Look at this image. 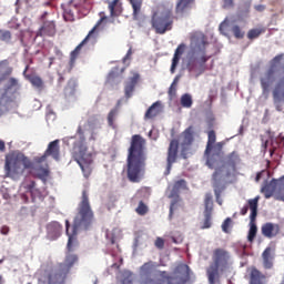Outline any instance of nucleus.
<instances>
[{
    "instance_id": "f257e3e1",
    "label": "nucleus",
    "mask_w": 284,
    "mask_h": 284,
    "mask_svg": "<svg viewBox=\"0 0 284 284\" xmlns=\"http://www.w3.org/2000/svg\"><path fill=\"white\" fill-rule=\"evenodd\" d=\"M94 223V211L90 205V195L88 191H82L81 201L78 205V213L73 220L72 231L70 233V221H65V231L69 236L67 248L68 252H74L79 247V240H77V234L79 230H90Z\"/></svg>"
},
{
    "instance_id": "f03ea898",
    "label": "nucleus",
    "mask_w": 284,
    "mask_h": 284,
    "mask_svg": "<svg viewBox=\"0 0 284 284\" xmlns=\"http://www.w3.org/2000/svg\"><path fill=\"white\" fill-rule=\"evenodd\" d=\"M154 270H156V264L153 261L140 266L139 274L143 278L141 284H186L190 281V266L187 264H178L172 276L168 275L165 271H158L154 274Z\"/></svg>"
},
{
    "instance_id": "7ed1b4c3",
    "label": "nucleus",
    "mask_w": 284,
    "mask_h": 284,
    "mask_svg": "<svg viewBox=\"0 0 284 284\" xmlns=\"http://www.w3.org/2000/svg\"><path fill=\"white\" fill-rule=\"evenodd\" d=\"M146 161L145 139L139 134L132 135L126 156V179L130 183H141L145 176Z\"/></svg>"
},
{
    "instance_id": "20e7f679",
    "label": "nucleus",
    "mask_w": 284,
    "mask_h": 284,
    "mask_svg": "<svg viewBox=\"0 0 284 284\" xmlns=\"http://www.w3.org/2000/svg\"><path fill=\"white\" fill-rule=\"evenodd\" d=\"M209 44L207 38L203 34L193 39V47L186 63V70L196 78L201 77V74L207 70L205 63L210 61V55L206 53Z\"/></svg>"
},
{
    "instance_id": "39448f33",
    "label": "nucleus",
    "mask_w": 284,
    "mask_h": 284,
    "mask_svg": "<svg viewBox=\"0 0 284 284\" xmlns=\"http://www.w3.org/2000/svg\"><path fill=\"white\" fill-rule=\"evenodd\" d=\"M72 158L80 165L82 172L90 174V165H92V154L88 152V144L85 143V130L79 125L74 136L67 138V141H72Z\"/></svg>"
},
{
    "instance_id": "423d86ee",
    "label": "nucleus",
    "mask_w": 284,
    "mask_h": 284,
    "mask_svg": "<svg viewBox=\"0 0 284 284\" xmlns=\"http://www.w3.org/2000/svg\"><path fill=\"white\" fill-rule=\"evenodd\" d=\"M174 11L172 7L168 4H158L152 10L151 14V27L154 30L155 34H165L174 28Z\"/></svg>"
},
{
    "instance_id": "0eeeda50",
    "label": "nucleus",
    "mask_w": 284,
    "mask_h": 284,
    "mask_svg": "<svg viewBox=\"0 0 284 284\" xmlns=\"http://www.w3.org/2000/svg\"><path fill=\"white\" fill-rule=\"evenodd\" d=\"M34 164L26 154L12 151L6 155L4 174L9 179H20L26 170H32Z\"/></svg>"
},
{
    "instance_id": "6e6552de",
    "label": "nucleus",
    "mask_w": 284,
    "mask_h": 284,
    "mask_svg": "<svg viewBox=\"0 0 284 284\" xmlns=\"http://www.w3.org/2000/svg\"><path fill=\"white\" fill-rule=\"evenodd\" d=\"M213 263L206 268L210 284H216L220 272H225L230 267V252L225 248H215L213 251Z\"/></svg>"
},
{
    "instance_id": "1a4fd4ad",
    "label": "nucleus",
    "mask_w": 284,
    "mask_h": 284,
    "mask_svg": "<svg viewBox=\"0 0 284 284\" xmlns=\"http://www.w3.org/2000/svg\"><path fill=\"white\" fill-rule=\"evenodd\" d=\"M106 19L108 17L105 16L101 17L100 21H98L95 26L92 28V30L89 31L88 36L83 39L82 43L75 47V49L70 53L69 70H72V68H74L77 59H79V55L81 54V48H83L85 43H91V45H94V43H97V40L99 39V27Z\"/></svg>"
},
{
    "instance_id": "9d476101",
    "label": "nucleus",
    "mask_w": 284,
    "mask_h": 284,
    "mask_svg": "<svg viewBox=\"0 0 284 284\" xmlns=\"http://www.w3.org/2000/svg\"><path fill=\"white\" fill-rule=\"evenodd\" d=\"M79 261V256L75 254H67L64 263L60 264L59 268L47 267L43 268L42 272H47L48 274H54L55 277L62 278L65 281L68 278V274H70V270L74 267V263Z\"/></svg>"
},
{
    "instance_id": "9b49d317",
    "label": "nucleus",
    "mask_w": 284,
    "mask_h": 284,
    "mask_svg": "<svg viewBox=\"0 0 284 284\" xmlns=\"http://www.w3.org/2000/svg\"><path fill=\"white\" fill-rule=\"evenodd\" d=\"M260 196L248 200L250 204V230L247 234L248 243H254V239H256V234L258 233V227L256 226V216H258V201Z\"/></svg>"
},
{
    "instance_id": "f8f14e48",
    "label": "nucleus",
    "mask_w": 284,
    "mask_h": 284,
    "mask_svg": "<svg viewBox=\"0 0 284 284\" xmlns=\"http://www.w3.org/2000/svg\"><path fill=\"white\" fill-rule=\"evenodd\" d=\"M214 212V201L212 200V193H206L204 196V219L200 222L201 230H210L212 227V214Z\"/></svg>"
},
{
    "instance_id": "ddd939ff",
    "label": "nucleus",
    "mask_w": 284,
    "mask_h": 284,
    "mask_svg": "<svg viewBox=\"0 0 284 284\" xmlns=\"http://www.w3.org/2000/svg\"><path fill=\"white\" fill-rule=\"evenodd\" d=\"M61 154V146L59 145V140H54L48 144L47 150L44 151L43 155L36 156L33 159L37 165L40 163H45L48 161V156H52L55 161H59V156Z\"/></svg>"
},
{
    "instance_id": "4468645a",
    "label": "nucleus",
    "mask_w": 284,
    "mask_h": 284,
    "mask_svg": "<svg viewBox=\"0 0 284 284\" xmlns=\"http://www.w3.org/2000/svg\"><path fill=\"white\" fill-rule=\"evenodd\" d=\"M182 142H181V156L182 159H187L192 143H194V128L191 125L182 132Z\"/></svg>"
},
{
    "instance_id": "2eb2a0df",
    "label": "nucleus",
    "mask_w": 284,
    "mask_h": 284,
    "mask_svg": "<svg viewBox=\"0 0 284 284\" xmlns=\"http://www.w3.org/2000/svg\"><path fill=\"white\" fill-rule=\"evenodd\" d=\"M276 81V68L272 65L265 73H263L260 78V83L262 88L263 94H267L270 92V88Z\"/></svg>"
},
{
    "instance_id": "dca6fc26",
    "label": "nucleus",
    "mask_w": 284,
    "mask_h": 284,
    "mask_svg": "<svg viewBox=\"0 0 284 284\" xmlns=\"http://www.w3.org/2000/svg\"><path fill=\"white\" fill-rule=\"evenodd\" d=\"M230 176V172L225 173V166H220L217 169H215L214 173L212 174V185L214 187V192L216 194V196H219V194H221V186L223 185V182L225 181V179H227Z\"/></svg>"
},
{
    "instance_id": "f3484780",
    "label": "nucleus",
    "mask_w": 284,
    "mask_h": 284,
    "mask_svg": "<svg viewBox=\"0 0 284 284\" xmlns=\"http://www.w3.org/2000/svg\"><path fill=\"white\" fill-rule=\"evenodd\" d=\"M176 159H179V140L173 139L171 140L168 149V156H166L168 174H170V170H172V165L176 163Z\"/></svg>"
},
{
    "instance_id": "a211bd4d",
    "label": "nucleus",
    "mask_w": 284,
    "mask_h": 284,
    "mask_svg": "<svg viewBox=\"0 0 284 284\" xmlns=\"http://www.w3.org/2000/svg\"><path fill=\"white\" fill-rule=\"evenodd\" d=\"M261 233L265 239H276V236L281 234V225L266 222L262 225Z\"/></svg>"
},
{
    "instance_id": "6ab92c4d",
    "label": "nucleus",
    "mask_w": 284,
    "mask_h": 284,
    "mask_svg": "<svg viewBox=\"0 0 284 284\" xmlns=\"http://www.w3.org/2000/svg\"><path fill=\"white\" fill-rule=\"evenodd\" d=\"M212 150H217V152H222L223 142L216 143V132L211 130L207 132V143L204 154H211Z\"/></svg>"
},
{
    "instance_id": "aec40b11",
    "label": "nucleus",
    "mask_w": 284,
    "mask_h": 284,
    "mask_svg": "<svg viewBox=\"0 0 284 284\" xmlns=\"http://www.w3.org/2000/svg\"><path fill=\"white\" fill-rule=\"evenodd\" d=\"M278 179H272L270 182H264L261 187V193L264 194V199H272L274 194L278 192Z\"/></svg>"
},
{
    "instance_id": "412c9836",
    "label": "nucleus",
    "mask_w": 284,
    "mask_h": 284,
    "mask_svg": "<svg viewBox=\"0 0 284 284\" xmlns=\"http://www.w3.org/2000/svg\"><path fill=\"white\" fill-rule=\"evenodd\" d=\"M38 284H65V280L63 277H57L54 273L40 271Z\"/></svg>"
},
{
    "instance_id": "4be33fe9",
    "label": "nucleus",
    "mask_w": 284,
    "mask_h": 284,
    "mask_svg": "<svg viewBox=\"0 0 284 284\" xmlns=\"http://www.w3.org/2000/svg\"><path fill=\"white\" fill-rule=\"evenodd\" d=\"M57 34V24L54 21H44L42 27L37 31L36 37H54Z\"/></svg>"
},
{
    "instance_id": "5701e85b",
    "label": "nucleus",
    "mask_w": 284,
    "mask_h": 284,
    "mask_svg": "<svg viewBox=\"0 0 284 284\" xmlns=\"http://www.w3.org/2000/svg\"><path fill=\"white\" fill-rule=\"evenodd\" d=\"M196 3V0H178L175 4V14L184 17V14H190L192 6Z\"/></svg>"
},
{
    "instance_id": "b1692460",
    "label": "nucleus",
    "mask_w": 284,
    "mask_h": 284,
    "mask_svg": "<svg viewBox=\"0 0 284 284\" xmlns=\"http://www.w3.org/2000/svg\"><path fill=\"white\" fill-rule=\"evenodd\" d=\"M110 17H121L123 14V1L122 0H106Z\"/></svg>"
},
{
    "instance_id": "393cba45",
    "label": "nucleus",
    "mask_w": 284,
    "mask_h": 284,
    "mask_svg": "<svg viewBox=\"0 0 284 284\" xmlns=\"http://www.w3.org/2000/svg\"><path fill=\"white\" fill-rule=\"evenodd\" d=\"M185 48H186L185 43H181L175 49V52L172 59L171 69H170L171 74H174V72H176L179 61H181V57H183V53L185 52Z\"/></svg>"
},
{
    "instance_id": "a878e982",
    "label": "nucleus",
    "mask_w": 284,
    "mask_h": 284,
    "mask_svg": "<svg viewBox=\"0 0 284 284\" xmlns=\"http://www.w3.org/2000/svg\"><path fill=\"white\" fill-rule=\"evenodd\" d=\"M140 79H141V75L139 73H134L133 77L129 79V81L124 87L125 99H130L132 97V93L134 92V88H136V83H139Z\"/></svg>"
},
{
    "instance_id": "bb28decb",
    "label": "nucleus",
    "mask_w": 284,
    "mask_h": 284,
    "mask_svg": "<svg viewBox=\"0 0 284 284\" xmlns=\"http://www.w3.org/2000/svg\"><path fill=\"white\" fill-rule=\"evenodd\" d=\"M161 112H163V106L161 105V102L156 101L146 110L144 119H155V116H159Z\"/></svg>"
},
{
    "instance_id": "cd10ccee",
    "label": "nucleus",
    "mask_w": 284,
    "mask_h": 284,
    "mask_svg": "<svg viewBox=\"0 0 284 284\" xmlns=\"http://www.w3.org/2000/svg\"><path fill=\"white\" fill-rule=\"evenodd\" d=\"M267 277L256 267L251 268L250 284H265Z\"/></svg>"
},
{
    "instance_id": "c85d7f7f",
    "label": "nucleus",
    "mask_w": 284,
    "mask_h": 284,
    "mask_svg": "<svg viewBox=\"0 0 284 284\" xmlns=\"http://www.w3.org/2000/svg\"><path fill=\"white\" fill-rule=\"evenodd\" d=\"M263 265L265 270H272L274 267V262L272 257V247H266L262 253Z\"/></svg>"
},
{
    "instance_id": "c756f323",
    "label": "nucleus",
    "mask_w": 284,
    "mask_h": 284,
    "mask_svg": "<svg viewBox=\"0 0 284 284\" xmlns=\"http://www.w3.org/2000/svg\"><path fill=\"white\" fill-rule=\"evenodd\" d=\"M10 74H12V67H10V61L1 60L0 61V83L7 77H10Z\"/></svg>"
},
{
    "instance_id": "7c9ffc66",
    "label": "nucleus",
    "mask_w": 284,
    "mask_h": 284,
    "mask_svg": "<svg viewBox=\"0 0 284 284\" xmlns=\"http://www.w3.org/2000/svg\"><path fill=\"white\" fill-rule=\"evenodd\" d=\"M226 165L227 168H231V170H233V172L236 171V165H239V163H241V158L239 156V153H236V151H233L232 153H230L226 156Z\"/></svg>"
},
{
    "instance_id": "2f4dec72",
    "label": "nucleus",
    "mask_w": 284,
    "mask_h": 284,
    "mask_svg": "<svg viewBox=\"0 0 284 284\" xmlns=\"http://www.w3.org/2000/svg\"><path fill=\"white\" fill-rule=\"evenodd\" d=\"M215 153H209L205 154L206 156V165L210 168V170H214V166L216 165L219 159H221V151L214 150Z\"/></svg>"
},
{
    "instance_id": "473e14b6",
    "label": "nucleus",
    "mask_w": 284,
    "mask_h": 284,
    "mask_svg": "<svg viewBox=\"0 0 284 284\" xmlns=\"http://www.w3.org/2000/svg\"><path fill=\"white\" fill-rule=\"evenodd\" d=\"M187 187V182L185 180H179L174 183L173 190L171 194L169 195V199H174V196H179V192L181 190H185Z\"/></svg>"
},
{
    "instance_id": "72a5a7b5",
    "label": "nucleus",
    "mask_w": 284,
    "mask_h": 284,
    "mask_svg": "<svg viewBox=\"0 0 284 284\" xmlns=\"http://www.w3.org/2000/svg\"><path fill=\"white\" fill-rule=\"evenodd\" d=\"M133 8V19L139 21V16L141 14V8L143 7V0H129Z\"/></svg>"
},
{
    "instance_id": "f704fd0d",
    "label": "nucleus",
    "mask_w": 284,
    "mask_h": 284,
    "mask_svg": "<svg viewBox=\"0 0 284 284\" xmlns=\"http://www.w3.org/2000/svg\"><path fill=\"white\" fill-rule=\"evenodd\" d=\"M33 175L37 179H40L41 181H45V178L50 176V169H48V164H45V168L43 166L36 168Z\"/></svg>"
},
{
    "instance_id": "c9c22d12",
    "label": "nucleus",
    "mask_w": 284,
    "mask_h": 284,
    "mask_svg": "<svg viewBox=\"0 0 284 284\" xmlns=\"http://www.w3.org/2000/svg\"><path fill=\"white\" fill-rule=\"evenodd\" d=\"M116 116H119V108L112 109L106 118L108 125L109 128H112V130H116V123H114V121H116Z\"/></svg>"
},
{
    "instance_id": "e433bc0d",
    "label": "nucleus",
    "mask_w": 284,
    "mask_h": 284,
    "mask_svg": "<svg viewBox=\"0 0 284 284\" xmlns=\"http://www.w3.org/2000/svg\"><path fill=\"white\" fill-rule=\"evenodd\" d=\"M275 201H282L284 203V175L278 179V187L274 194Z\"/></svg>"
},
{
    "instance_id": "4c0bfd02",
    "label": "nucleus",
    "mask_w": 284,
    "mask_h": 284,
    "mask_svg": "<svg viewBox=\"0 0 284 284\" xmlns=\"http://www.w3.org/2000/svg\"><path fill=\"white\" fill-rule=\"evenodd\" d=\"M27 79L30 81L31 85L33 88H37V90L43 89V80L39 75H27Z\"/></svg>"
},
{
    "instance_id": "58836bf2",
    "label": "nucleus",
    "mask_w": 284,
    "mask_h": 284,
    "mask_svg": "<svg viewBox=\"0 0 284 284\" xmlns=\"http://www.w3.org/2000/svg\"><path fill=\"white\" fill-rule=\"evenodd\" d=\"M77 92V80L70 79L64 88L65 97H72Z\"/></svg>"
},
{
    "instance_id": "ea45409f",
    "label": "nucleus",
    "mask_w": 284,
    "mask_h": 284,
    "mask_svg": "<svg viewBox=\"0 0 284 284\" xmlns=\"http://www.w3.org/2000/svg\"><path fill=\"white\" fill-rule=\"evenodd\" d=\"M180 103L182 105V108H192L194 101L192 100V95L190 93H185L181 97L180 99Z\"/></svg>"
},
{
    "instance_id": "a19ab883",
    "label": "nucleus",
    "mask_w": 284,
    "mask_h": 284,
    "mask_svg": "<svg viewBox=\"0 0 284 284\" xmlns=\"http://www.w3.org/2000/svg\"><path fill=\"white\" fill-rule=\"evenodd\" d=\"M263 32H265V29H251L247 32V39H250V41H254V39H258Z\"/></svg>"
},
{
    "instance_id": "79ce46f5",
    "label": "nucleus",
    "mask_w": 284,
    "mask_h": 284,
    "mask_svg": "<svg viewBox=\"0 0 284 284\" xmlns=\"http://www.w3.org/2000/svg\"><path fill=\"white\" fill-rule=\"evenodd\" d=\"M0 41H3L4 43H10L12 41V32L9 30L0 29Z\"/></svg>"
},
{
    "instance_id": "37998d69",
    "label": "nucleus",
    "mask_w": 284,
    "mask_h": 284,
    "mask_svg": "<svg viewBox=\"0 0 284 284\" xmlns=\"http://www.w3.org/2000/svg\"><path fill=\"white\" fill-rule=\"evenodd\" d=\"M135 212L140 216H145V214L149 212L148 205L143 201H140Z\"/></svg>"
},
{
    "instance_id": "c03bdc74",
    "label": "nucleus",
    "mask_w": 284,
    "mask_h": 284,
    "mask_svg": "<svg viewBox=\"0 0 284 284\" xmlns=\"http://www.w3.org/2000/svg\"><path fill=\"white\" fill-rule=\"evenodd\" d=\"M232 33L235 39H243L245 37V31H243L237 24L232 27Z\"/></svg>"
},
{
    "instance_id": "a18cd8bd",
    "label": "nucleus",
    "mask_w": 284,
    "mask_h": 284,
    "mask_svg": "<svg viewBox=\"0 0 284 284\" xmlns=\"http://www.w3.org/2000/svg\"><path fill=\"white\" fill-rule=\"evenodd\" d=\"M61 230H62V226L59 222H51L50 224H48V231L53 234H59Z\"/></svg>"
},
{
    "instance_id": "49530a36",
    "label": "nucleus",
    "mask_w": 284,
    "mask_h": 284,
    "mask_svg": "<svg viewBox=\"0 0 284 284\" xmlns=\"http://www.w3.org/2000/svg\"><path fill=\"white\" fill-rule=\"evenodd\" d=\"M235 6L236 3L234 2V0H222L221 8L222 10H232Z\"/></svg>"
},
{
    "instance_id": "de8ad7c7",
    "label": "nucleus",
    "mask_w": 284,
    "mask_h": 284,
    "mask_svg": "<svg viewBox=\"0 0 284 284\" xmlns=\"http://www.w3.org/2000/svg\"><path fill=\"white\" fill-rule=\"evenodd\" d=\"M232 225V219L231 217H226L224 220V222L222 223V231L225 234H230V226Z\"/></svg>"
},
{
    "instance_id": "09e8293b",
    "label": "nucleus",
    "mask_w": 284,
    "mask_h": 284,
    "mask_svg": "<svg viewBox=\"0 0 284 284\" xmlns=\"http://www.w3.org/2000/svg\"><path fill=\"white\" fill-rule=\"evenodd\" d=\"M12 88H19V80L17 78H10L7 84V90H12Z\"/></svg>"
},
{
    "instance_id": "8fccbe9b",
    "label": "nucleus",
    "mask_w": 284,
    "mask_h": 284,
    "mask_svg": "<svg viewBox=\"0 0 284 284\" xmlns=\"http://www.w3.org/2000/svg\"><path fill=\"white\" fill-rule=\"evenodd\" d=\"M154 245L158 250H163V247H165V240L156 237Z\"/></svg>"
},
{
    "instance_id": "3c124183",
    "label": "nucleus",
    "mask_w": 284,
    "mask_h": 284,
    "mask_svg": "<svg viewBox=\"0 0 284 284\" xmlns=\"http://www.w3.org/2000/svg\"><path fill=\"white\" fill-rule=\"evenodd\" d=\"M174 210H176V201L172 202L170 205L169 219H172V216L174 215Z\"/></svg>"
},
{
    "instance_id": "603ef678",
    "label": "nucleus",
    "mask_w": 284,
    "mask_h": 284,
    "mask_svg": "<svg viewBox=\"0 0 284 284\" xmlns=\"http://www.w3.org/2000/svg\"><path fill=\"white\" fill-rule=\"evenodd\" d=\"M132 59V49H129L126 54L123 58V63H126V61H130Z\"/></svg>"
},
{
    "instance_id": "864d4df0",
    "label": "nucleus",
    "mask_w": 284,
    "mask_h": 284,
    "mask_svg": "<svg viewBox=\"0 0 284 284\" xmlns=\"http://www.w3.org/2000/svg\"><path fill=\"white\" fill-rule=\"evenodd\" d=\"M247 204H248V205H245V206L241 210V212H240V214H241L242 216H245V214H247V212H248V210H250V200L247 201Z\"/></svg>"
},
{
    "instance_id": "5fc2aeb1",
    "label": "nucleus",
    "mask_w": 284,
    "mask_h": 284,
    "mask_svg": "<svg viewBox=\"0 0 284 284\" xmlns=\"http://www.w3.org/2000/svg\"><path fill=\"white\" fill-rule=\"evenodd\" d=\"M1 234H3L4 236H8V234H10V227L3 225L0 230Z\"/></svg>"
},
{
    "instance_id": "6e6d98bb",
    "label": "nucleus",
    "mask_w": 284,
    "mask_h": 284,
    "mask_svg": "<svg viewBox=\"0 0 284 284\" xmlns=\"http://www.w3.org/2000/svg\"><path fill=\"white\" fill-rule=\"evenodd\" d=\"M265 8H266L265 4L254 6V10H256V12H264Z\"/></svg>"
},
{
    "instance_id": "4d7b16f0",
    "label": "nucleus",
    "mask_w": 284,
    "mask_h": 284,
    "mask_svg": "<svg viewBox=\"0 0 284 284\" xmlns=\"http://www.w3.org/2000/svg\"><path fill=\"white\" fill-rule=\"evenodd\" d=\"M225 28H227V22L226 21H223L221 24H220V32L222 34H225Z\"/></svg>"
},
{
    "instance_id": "13d9d810",
    "label": "nucleus",
    "mask_w": 284,
    "mask_h": 284,
    "mask_svg": "<svg viewBox=\"0 0 284 284\" xmlns=\"http://www.w3.org/2000/svg\"><path fill=\"white\" fill-rule=\"evenodd\" d=\"M181 79V75H176L175 77V79H174V81H173V83H172V85H171V88H170V94H172V87L174 85V84H176V83H179V80Z\"/></svg>"
},
{
    "instance_id": "bf43d9fd",
    "label": "nucleus",
    "mask_w": 284,
    "mask_h": 284,
    "mask_svg": "<svg viewBox=\"0 0 284 284\" xmlns=\"http://www.w3.org/2000/svg\"><path fill=\"white\" fill-rule=\"evenodd\" d=\"M0 152H6V142L0 140Z\"/></svg>"
},
{
    "instance_id": "052dcab7",
    "label": "nucleus",
    "mask_w": 284,
    "mask_h": 284,
    "mask_svg": "<svg viewBox=\"0 0 284 284\" xmlns=\"http://www.w3.org/2000/svg\"><path fill=\"white\" fill-rule=\"evenodd\" d=\"M281 59H283V55H276V57L273 59V63H281Z\"/></svg>"
},
{
    "instance_id": "680f3d73",
    "label": "nucleus",
    "mask_w": 284,
    "mask_h": 284,
    "mask_svg": "<svg viewBox=\"0 0 284 284\" xmlns=\"http://www.w3.org/2000/svg\"><path fill=\"white\" fill-rule=\"evenodd\" d=\"M34 185H37V182L31 181L30 184L28 185V190H34Z\"/></svg>"
},
{
    "instance_id": "e2e57ef3",
    "label": "nucleus",
    "mask_w": 284,
    "mask_h": 284,
    "mask_svg": "<svg viewBox=\"0 0 284 284\" xmlns=\"http://www.w3.org/2000/svg\"><path fill=\"white\" fill-rule=\"evenodd\" d=\"M64 81H65V78H63V75H60L58 80L59 85H61V83H63Z\"/></svg>"
},
{
    "instance_id": "0e129e2a",
    "label": "nucleus",
    "mask_w": 284,
    "mask_h": 284,
    "mask_svg": "<svg viewBox=\"0 0 284 284\" xmlns=\"http://www.w3.org/2000/svg\"><path fill=\"white\" fill-rule=\"evenodd\" d=\"M274 152H276V146H273V149L270 150V155L273 156Z\"/></svg>"
},
{
    "instance_id": "69168bd1",
    "label": "nucleus",
    "mask_w": 284,
    "mask_h": 284,
    "mask_svg": "<svg viewBox=\"0 0 284 284\" xmlns=\"http://www.w3.org/2000/svg\"><path fill=\"white\" fill-rule=\"evenodd\" d=\"M255 181H261V173H257Z\"/></svg>"
},
{
    "instance_id": "338daca9",
    "label": "nucleus",
    "mask_w": 284,
    "mask_h": 284,
    "mask_svg": "<svg viewBox=\"0 0 284 284\" xmlns=\"http://www.w3.org/2000/svg\"><path fill=\"white\" fill-rule=\"evenodd\" d=\"M28 70H30V65H27V67L24 68L23 74H26V72H28Z\"/></svg>"
},
{
    "instance_id": "774afa93",
    "label": "nucleus",
    "mask_w": 284,
    "mask_h": 284,
    "mask_svg": "<svg viewBox=\"0 0 284 284\" xmlns=\"http://www.w3.org/2000/svg\"><path fill=\"white\" fill-rule=\"evenodd\" d=\"M45 16H48V12H44V13L42 14V19H45Z\"/></svg>"
}]
</instances>
